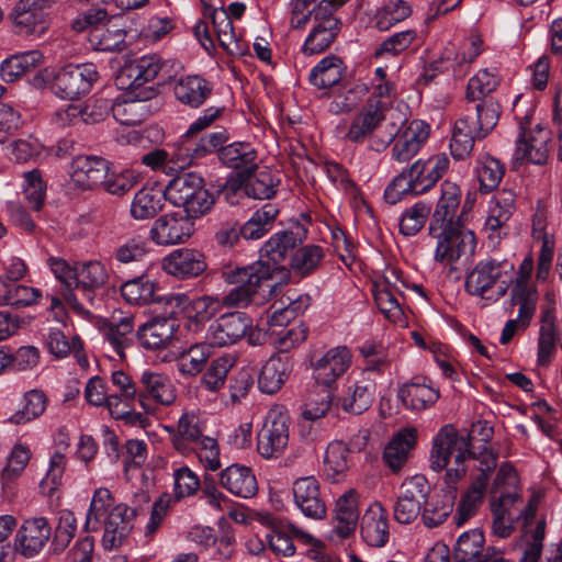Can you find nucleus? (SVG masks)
Returning <instances> with one entry per match:
<instances>
[{
  "label": "nucleus",
  "instance_id": "obj_1",
  "mask_svg": "<svg viewBox=\"0 0 562 562\" xmlns=\"http://www.w3.org/2000/svg\"><path fill=\"white\" fill-rule=\"evenodd\" d=\"M469 458H475L471 435H461L452 425L441 427L432 440L430 469L435 472L446 470L447 482L456 484L465 476Z\"/></svg>",
  "mask_w": 562,
  "mask_h": 562
},
{
  "label": "nucleus",
  "instance_id": "obj_2",
  "mask_svg": "<svg viewBox=\"0 0 562 562\" xmlns=\"http://www.w3.org/2000/svg\"><path fill=\"white\" fill-rule=\"evenodd\" d=\"M99 79L92 63L68 64L58 69L44 68L34 74L31 85L36 89L48 88L61 100H78L88 94Z\"/></svg>",
  "mask_w": 562,
  "mask_h": 562
},
{
  "label": "nucleus",
  "instance_id": "obj_3",
  "mask_svg": "<svg viewBox=\"0 0 562 562\" xmlns=\"http://www.w3.org/2000/svg\"><path fill=\"white\" fill-rule=\"evenodd\" d=\"M165 199L191 218H200L211 212L216 196L205 188L204 179L195 172H182L172 178L165 188Z\"/></svg>",
  "mask_w": 562,
  "mask_h": 562
},
{
  "label": "nucleus",
  "instance_id": "obj_4",
  "mask_svg": "<svg viewBox=\"0 0 562 562\" xmlns=\"http://www.w3.org/2000/svg\"><path fill=\"white\" fill-rule=\"evenodd\" d=\"M273 268L261 260L245 267H225L222 278L235 286L223 296L225 307L247 306L262 284L272 278Z\"/></svg>",
  "mask_w": 562,
  "mask_h": 562
},
{
  "label": "nucleus",
  "instance_id": "obj_5",
  "mask_svg": "<svg viewBox=\"0 0 562 562\" xmlns=\"http://www.w3.org/2000/svg\"><path fill=\"white\" fill-rule=\"evenodd\" d=\"M290 424L291 418L284 406L274 405L268 411L257 435V449L261 457L270 459L283 453L289 443Z\"/></svg>",
  "mask_w": 562,
  "mask_h": 562
},
{
  "label": "nucleus",
  "instance_id": "obj_6",
  "mask_svg": "<svg viewBox=\"0 0 562 562\" xmlns=\"http://www.w3.org/2000/svg\"><path fill=\"white\" fill-rule=\"evenodd\" d=\"M513 270L514 265L506 260L499 261L494 258L480 260L473 270L467 276L465 290L471 295L495 302L505 295L507 291L505 282H502V284L497 286L495 294L487 295V293L502 278L503 273H507Z\"/></svg>",
  "mask_w": 562,
  "mask_h": 562
},
{
  "label": "nucleus",
  "instance_id": "obj_7",
  "mask_svg": "<svg viewBox=\"0 0 562 562\" xmlns=\"http://www.w3.org/2000/svg\"><path fill=\"white\" fill-rule=\"evenodd\" d=\"M167 68L168 63L162 60L160 56L156 54L145 55L125 65L116 81L122 89L127 90L145 89L146 83H153L155 79L158 80L157 86H159L171 77ZM153 85L156 87L155 83Z\"/></svg>",
  "mask_w": 562,
  "mask_h": 562
},
{
  "label": "nucleus",
  "instance_id": "obj_8",
  "mask_svg": "<svg viewBox=\"0 0 562 562\" xmlns=\"http://www.w3.org/2000/svg\"><path fill=\"white\" fill-rule=\"evenodd\" d=\"M476 240L473 232L460 226L458 223L445 224L438 236L435 252L436 261L445 265H457L461 260L467 262L474 254Z\"/></svg>",
  "mask_w": 562,
  "mask_h": 562
},
{
  "label": "nucleus",
  "instance_id": "obj_9",
  "mask_svg": "<svg viewBox=\"0 0 562 562\" xmlns=\"http://www.w3.org/2000/svg\"><path fill=\"white\" fill-rule=\"evenodd\" d=\"M529 124L528 114L518 119L519 136L516 140L514 160L515 162L526 160L535 165H542L549 156L550 132L539 125L535 130H528Z\"/></svg>",
  "mask_w": 562,
  "mask_h": 562
},
{
  "label": "nucleus",
  "instance_id": "obj_10",
  "mask_svg": "<svg viewBox=\"0 0 562 562\" xmlns=\"http://www.w3.org/2000/svg\"><path fill=\"white\" fill-rule=\"evenodd\" d=\"M430 486L423 475L405 480L394 505V518L397 522L407 525L422 515L423 505L429 496Z\"/></svg>",
  "mask_w": 562,
  "mask_h": 562
},
{
  "label": "nucleus",
  "instance_id": "obj_11",
  "mask_svg": "<svg viewBox=\"0 0 562 562\" xmlns=\"http://www.w3.org/2000/svg\"><path fill=\"white\" fill-rule=\"evenodd\" d=\"M158 94V89L149 85L142 90H128L124 98L117 99L111 106L113 117L122 125H137L144 122L149 113L147 101Z\"/></svg>",
  "mask_w": 562,
  "mask_h": 562
},
{
  "label": "nucleus",
  "instance_id": "obj_12",
  "mask_svg": "<svg viewBox=\"0 0 562 562\" xmlns=\"http://www.w3.org/2000/svg\"><path fill=\"white\" fill-rule=\"evenodd\" d=\"M228 140V133L225 128H216L215 131L201 136L198 140L192 137L181 139V144L175 150V159L178 168L192 164L194 159H201L215 151L220 154V149Z\"/></svg>",
  "mask_w": 562,
  "mask_h": 562
},
{
  "label": "nucleus",
  "instance_id": "obj_13",
  "mask_svg": "<svg viewBox=\"0 0 562 562\" xmlns=\"http://www.w3.org/2000/svg\"><path fill=\"white\" fill-rule=\"evenodd\" d=\"M250 327L251 317L246 313H226L210 325L206 339L211 346H231L243 339Z\"/></svg>",
  "mask_w": 562,
  "mask_h": 562
},
{
  "label": "nucleus",
  "instance_id": "obj_14",
  "mask_svg": "<svg viewBox=\"0 0 562 562\" xmlns=\"http://www.w3.org/2000/svg\"><path fill=\"white\" fill-rule=\"evenodd\" d=\"M193 220L178 213L159 216L149 231L150 239L160 246L184 243L193 234Z\"/></svg>",
  "mask_w": 562,
  "mask_h": 562
},
{
  "label": "nucleus",
  "instance_id": "obj_15",
  "mask_svg": "<svg viewBox=\"0 0 562 562\" xmlns=\"http://www.w3.org/2000/svg\"><path fill=\"white\" fill-rule=\"evenodd\" d=\"M517 483V474L509 464H503L493 482L491 490V512L496 506L504 509L508 519H520L521 497L516 492L501 491L502 487H514Z\"/></svg>",
  "mask_w": 562,
  "mask_h": 562
},
{
  "label": "nucleus",
  "instance_id": "obj_16",
  "mask_svg": "<svg viewBox=\"0 0 562 562\" xmlns=\"http://www.w3.org/2000/svg\"><path fill=\"white\" fill-rule=\"evenodd\" d=\"M175 315L176 311L172 308L168 312V316H156L139 326L136 331V337L140 346L148 350L168 348L175 340V335L179 327Z\"/></svg>",
  "mask_w": 562,
  "mask_h": 562
},
{
  "label": "nucleus",
  "instance_id": "obj_17",
  "mask_svg": "<svg viewBox=\"0 0 562 562\" xmlns=\"http://www.w3.org/2000/svg\"><path fill=\"white\" fill-rule=\"evenodd\" d=\"M157 284L150 281L143 273L121 285V295L130 304L146 305L154 302L165 301L170 307L183 305L188 297L184 294L160 297L156 295Z\"/></svg>",
  "mask_w": 562,
  "mask_h": 562
},
{
  "label": "nucleus",
  "instance_id": "obj_18",
  "mask_svg": "<svg viewBox=\"0 0 562 562\" xmlns=\"http://www.w3.org/2000/svg\"><path fill=\"white\" fill-rule=\"evenodd\" d=\"M137 515V508H130L125 504L115 505L102 518L104 529L102 544L111 550L120 547L133 529V519Z\"/></svg>",
  "mask_w": 562,
  "mask_h": 562
},
{
  "label": "nucleus",
  "instance_id": "obj_19",
  "mask_svg": "<svg viewBox=\"0 0 562 562\" xmlns=\"http://www.w3.org/2000/svg\"><path fill=\"white\" fill-rule=\"evenodd\" d=\"M138 401L145 411H149L147 401L169 406L177 397L175 385L168 375L154 371H144L139 378Z\"/></svg>",
  "mask_w": 562,
  "mask_h": 562
},
{
  "label": "nucleus",
  "instance_id": "obj_20",
  "mask_svg": "<svg viewBox=\"0 0 562 562\" xmlns=\"http://www.w3.org/2000/svg\"><path fill=\"white\" fill-rule=\"evenodd\" d=\"M292 492L295 506L305 517L316 520L326 517V504L315 476L299 477L293 483Z\"/></svg>",
  "mask_w": 562,
  "mask_h": 562
},
{
  "label": "nucleus",
  "instance_id": "obj_21",
  "mask_svg": "<svg viewBox=\"0 0 562 562\" xmlns=\"http://www.w3.org/2000/svg\"><path fill=\"white\" fill-rule=\"evenodd\" d=\"M476 119L465 115L454 123L453 131L464 133L476 138H484L497 124L501 105L495 99H486L475 104Z\"/></svg>",
  "mask_w": 562,
  "mask_h": 562
},
{
  "label": "nucleus",
  "instance_id": "obj_22",
  "mask_svg": "<svg viewBox=\"0 0 562 562\" xmlns=\"http://www.w3.org/2000/svg\"><path fill=\"white\" fill-rule=\"evenodd\" d=\"M207 268L205 256L196 249L180 248L162 259V269L177 279L196 278Z\"/></svg>",
  "mask_w": 562,
  "mask_h": 562
},
{
  "label": "nucleus",
  "instance_id": "obj_23",
  "mask_svg": "<svg viewBox=\"0 0 562 562\" xmlns=\"http://www.w3.org/2000/svg\"><path fill=\"white\" fill-rule=\"evenodd\" d=\"M385 111L384 101L369 99L352 119L346 139L356 144L363 143L385 121Z\"/></svg>",
  "mask_w": 562,
  "mask_h": 562
},
{
  "label": "nucleus",
  "instance_id": "obj_24",
  "mask_svg": "<svg viewBox=\"0 0 562 562\" xmlns=\"http://www.w3.org/2000/svg\"><path fill=\"white\" fill-rule=\"evenodd\" d=\"M448 168L449 158L441 154L426 160L418 159L409 168H405V171L415 188V194H423L437 183Z\"/></svg>",
  "mask_w": 562,
  "mask_h": 562
},
{
  "label": "nucleus",
  "instance_id": "obj_25",
  "mask_svg": "<svg viewBox=\"0 0 562 562\" xmlns=\"http://www.w3.org/2000/svg\"><path fill=\"white\" fill-rule=\"evenodd\" d=\"M351 363L350 351L346 347H336L312 362L314 378L318 384L330 387L342 376Z\"/></svg>",
  "mask_w": 562,
  "mask_h": 562
},
{
  "label": "nucleus",
  "instance_id": "obj_26",
  "mask_svg": "<svg viewBox=\"0 0 562 562\" xmlns=\"http://www.w3.org/2000/svg\"><path fill=\"white\" fill-rule=\"evenodd\" d=\"M110 161L100 156L79 155L72 159L70 177L83 190L99 188L109 171Z\"/></svg>",
  "mask_w": 562,
  "mask_h": 562
},
{
  "label": "nucleus",
  "instance_id": "obj_27",
  "mask_svg": "<svg viewBox=\"0 0 562 562\" xmlns=\"http://www.w3.org/2000/svg\"><path fill=\"white\" fill-rule=\"evenodd\" d=\"M499 551L485 547V538L480 529H472L459 536L453 547V562H486Z\"/></svg>",
  "mask_w": 562,
  "mask_h": 562
},
{
  "label": "nucleus",
  "instance_id": "obj_28",
  "mask_svg": "<svg viewBox=\"0 0 562 562\" xmlns=\"http://www.w3.org/2000/svg\"><path fill=\"white\" fill-rule=\"evenodd\" d=\"M52 528L46 518L27 519L18 531L16 548L22 555L32 558L44 548Z\"/></svg>",
  "mask_w": 562,
  "mask_h": 562
},
{
  "label": "nucleus",
  "instance_id": "obj_29",
  "mask_svg": "<svg viewBox=\"0 0 562 562\" xmlns=\"http://www.w3.org/2000/svg\"><path fill=\"white\" fill-rule=\"evenodd\" d=\"M429 133L430 128L427 123L419 120L412 121L395 139L392 158L398 162L411 160L426 143Z\"/></svg>",
  "mask_w": 562,
  "mask_h": 562
},
{
  "label": "nucleus",
  "instance_id": "obj_30",
  "mask_svg": "<svg viewBox=\"0 0 562 562\" xmlns=\"http://www.w3.org/2000/svg\"><path fill=\"white\" fill-rule=\"evenodd\" d=\"M514 206L515 193L512 190L503 189L493 196L484 226L490 232L491 241L498 243L502 238V231L509 221Z\"/></svg>",
  "mask_w": 562,
  "mask_h": 562
},
{
  "label": "nucleus",
  "instance_id": "obj_31",
  "mask_svg": "<svg viewBox=\"0 0 562 562\" xmlns=\"http://www.w3.org/2000/svg\"><path fill=\"white\" fill-rule=\"evenodd\" d=\"M293 362L288 355L271 357L262 366L258 375V387L262 393L274 394L288 380Z\"/></svg>",
  "mask_w": 562,
  "mask_h": 562
},
{
  "label": "nucleus",
  "instance_id": "obj_32",
  "mask_svg": "<svg viewBox=\"0 0 562 562\" xmlns=\"http://www.w3.org/2000/svg\"><path fill=\"white\" fill-rule=\"evenodd\" d=\"M220 483L231 494L241 498H250L258 492L254 472L250 468L240 464H232L223 470Z\"/></svg>",
  "mask_w": 562,
  "mask_h": 562
},
{
  "label": "nucleus",
  "instance_id": "obj_33",
  "mask_svg": "<svg viewBox=\"0 0 562 562\" xmlns=\"http://www.w3.org/2000/svg\"><path fill=\"white\" fill-rule=\"evenodd\" d=\"M14 32L23 36H41L47 25V14L30 7L29 0L20 1L11 13Z\"/></svg>",
  "mask_w": 562,
  "mask_h": 562
},
{
  "label": "nucleus",
  "instance_id": "obj_34",
  "mask_svg": "<svg viewBox=\"0 0 562 562\" xmlns=\"http://www.w3.org/2000/svg\"><path fill=\"white\" fill-rule=\"evenodd\" d=\"M218 159L240 176H249L257 170V150L250 143L235 142L220 149Z\"/></svg>",
  "mask_w": 562,
  "mask_h": 562
},
{
  "label": "nucleus",
  "instance_id": "obj_35",
  "mask_svg": "<svg viewBox=\"0 0 562 562\" xmlns=\"http://www.w3.org/2000/svg\"><path fill=\"white\" fill-rule=\"evenodd\" d=\"M305 231L296 226V231H283L274 234L260 249V256L267 257L274 265L283 261L288 255L294 252L295 248L305 239Z\"/></svg>",
  "mask_w": 562,
  "mask_h": 562
},
{
  "label": "nucleus",
  "instance_id": "obj_36",
  "mask_svg": "<svg viewBox=\"0 0 562 562\" xmlns=\"http://www.w3.org/2000/svg\"><path fill=\"white\" fill-rule=\"evenodd\" d=\"M212 85L201 76L181 77L173 87L176 99L190 108L201 106L212 94Z\"/></svg>",
  "mask_w": 562,
  "mask_h": 562
},
{
  "label": "nucleus",
  "instance_id": "obj_37",
  "mask_svg": "<svg viewBox=\"0 0 562 562\" xmlns=\"http://www.w3.org/2000/svg\"><path fill=\"white\" fill-rule=\"evenodd\" d=\"M416 445V430L403 429L387 443L383 452L385 464L393 471H400L408 460Z\"/></svg>",
  "mask_w": 562,
  "mask_h": 562
},
{
  "label": "nucleus",
  "instance_id": "obj_38",
  "mask_svg": "<svg viewBox=\"0 0 562 562\" xmlns=\"http://www.w3.org/2000/svg\"><path fill=\"white\" fill-rule=\"evenodd\" d=\"M512 305H518L515 318L520 323L521 331L526 330L533 318L537 306V293L524 278L517 279L510 291Z\"/></svg>",
  "mask_w": 562,
  "mask_h": 562
},
{
  "label": "nucleus",
  "instance_id": "obj_39",
  "mask_svg": "<svg viewBox=\"0 0 562 562\" xmlns=\"http://www.w3.org/2000/svg\"><path fill=\"white\" fill-rule=\"evenodd\" d=\"M335 519L337 521L336 530L342 538L349 537L357 527L359 519L358 493L349 490L344 493L336 502Z\"/></svg>",
  "mask_w": 562,
  "mask_h": 562
},
{
  "label": "nucleus",
  "instance_id": "obj_40",
  "mask_svg": "<svg viewBox=\"0 0 562 562\" xmlns=\"http://www.w3.org/2000/svg\"><path fill=\"white\" fill-rule=\"evenodd\" d=\"M403 405L412 411H424L432 406L439 398V391L426 384L412 381L400 387L397 393Z\"/></svg>",
  "mask_w": 562,
  "mask_h": 562
},
{
  "label": "nucleus",
  "instance_id": "obj_41",
  "mask_svg": "<svg viewBox=\"0 0 562 562\" xmlns=\"http://www.w3.org/2000/svg\"><path fill=\"white\" fill-rule=\"evenodd\" d=\"M485 476L475 477L468 490L461 495L457 506L453 521L457 527H462L467 521L476 515L483 504L486 492L484 487Z\"/></svg>",
  "mask_w": 562,
  "mask_h": 562
},
{
  "label": "nucleus",
  "instance_id": "obj_42",
  "mask_svg": "<svg viewBox=\"0 0 562 562\" xmlns=\"http://www.w3.org/2000/svg\"><path fill=\"white\" fill-rule=\"evenodd\" d=\"M165 191L154 188L138 190L131 203V216L136 221L154 218L165 205Z\"/></svg>",
  "mask_w": 562,
  "mask_h": 562
},
{
  "label": "nucleus",
  "instance_id": "obj_43",
  "mask_svg": "<svg viewBox=\"0 0 562 562\" xmlns=\"http://www.w3.org/2000/svg\"><path fill=\"white\" fill-rule=\"evenodd\" d=\"M44 56L40 50H29L13 55L0 65V75L7 82H13L22 75L34 70L43 64Z\"/></svg>",
  "mask_w": 562,
  "mask_h": 562
},
{
  "label": "nucleus",
  "instance_id": "obj_44",
  "mask_svg": "<svg viewBox=\"0 0 562 562\" xmlns=\"http://www.w3.org/2000/svg\"><path fill=\"white\" fill-rule=\"evenodd\" d=\"M461 203V189L452 181L445 180L441 183V195L432 214L436 224L454 223L456 213Z\"/></svg>",
  "mask_w": 562,
  "mask_h": 562
},
{
  "label": "nucleus",
  "instance_id": "obj_45",
  "mask_svg": "<svg viewBox=\"0 0 562 562\" xmlns=\"http://www.w3.org/2000/svg\"><path fill=\"white\" fill-rule=\"evenodd\" d=\"M134 327L135 317L132 315L121 317L117 322H106L102 326L104 338L122 359L124 358V349L132 344Z\"/></svg>",
  "mask_w": 562,
  "mask_h": 562
},
{
  "label": "nucleus",
  "instance_id": "obj_46",
  "mask_svg": "<svg viewBox=\"0 0 562 562\" xmlns=\"http://www.w3.org/2000/svg\"><path fill=\"white\" fill-rule=\"evenodd\" d=\"M47 398L43 391L32 390L23 396L22 406L12 414L7 411L2 413L4 423L13 425L26 424L40 415H42L46 408Z\"/></svg>",
  "mask_w": 562,
  "mask_h": 562
},
{
  "label": "nucleus",
  "instance_id": "obj_47",
  "mask_svg": "<svg viewBox=\"0 0 562 562\" xmlns=\"http://www.w3.org/2000/svg\"><path fill=\"white\" fill-rule=\"evenodd\" d=\"M324 258L325 250L323 247L314 244L304 245L295 248L290 260V267L295 276L304 278L314 273Z\"/></svg>",
  "mask_w": 562,
  "mask_h": 562
},
{
  "label": "nucleus",
  "instance_id": "obj_48",
  "mask_svg": "<svg viewBox=\"0 0 562 562\" xmlns=\"http://www.w3.org/2000/svg\"><path fill=\"white\" fill-rule=\"evenodd\" d=\"M385 278V285L378 289L374 293V301L380 312L391 322H397L403 315L402 307L395 297L392 280H398L401 272L396 268H391Z\"/></svg>",
  "mask_w": 562,
  "mask_h": 562
},
{
  "label": "nucleus",
  "instance_id": "obj_49",
  "mask_svg": "<svg viewBox=\"0 0 562 562\" xmlns=\"http://www.w3.org/2000/svg\"><path fill=\"white\" fill-rule=\"evenodd\" d=\"M278 214L279 210L274 204H265L241 226V237L247 240L263 237L272 228Z\"/></svg>",
  "mask_w": 562,
  "mask_h": 562
},
{
  "label": "nucleus",
  "instance_id": "obj_50",
  "mask_svg": "<svg viewBox=\"0 0 562 562\" xmlns=\"http://www.w3.org/2000/svg\"><path fill=\"white\" fill-rule=\"evenodd\" d=\"M245 193L254 199L269 200L277 193L280 178L270 169H261L246 176Z\"/></svg>",
  "mask_w": 562,
  "mask_h": 562
},
{
  "label": "nucleus",
  "instance_id": "obj_51",
  "mask_svg": "<svg viewBox=\"0 0 562 562\" xmlns=\"http://www.w3.org/2000/svg\"><path fill=\"white\" fill-rule=\"evenodd\" d=\"M344 70V63L339 57H325L311 70L310 81L318 89H327L341 80Z\"/></svg>",
  "mask_w": 562,
  "mask_h": 562
},
{
  "label": "nucleus",
  "instance_id": "obj_52",
  "mask_svg": "<svg viewBox=\"0 0 562 562\" xmlns=\"http://www.w3.org/2000/svg\"><path fill=\"white\" fill-rule=\"evenodd\" d=\"M387 518L380 509L366 514L361 522L362 539L371 547L381 548L389 540Z\"/></svg>",
  "mask_w": 562,
  "mask_h": 562
},
{
  "label": "nucleus",
  "instance_id": "obj_53",
  "mask_svg": "<svg viewBox=\"0 0 562 562\" xmlns=\"http://www.w3.org/2000/svg\"><path fill=\"white\" fill-rule=\"evenodd\" d=\"M454 508V501L449 495H437L423 505L422 521L425 527L432 529L443 524L452 514Z\"/></svg>",
  "mask_w": 562,
  "mask_h": 562
},
{
  "label": "nucleus",
  "instance_id": "obj_54",
  "mask_svg": "<svg viewBox=\"0 0 562 562\" xmlns=\"http://www.w3.org/2000/svg\"><path fill=\"white\" fill-rule=\"evenodd\" d=\"M77 276L79 282L76 284V291L81 292L88 300H92L93 289L104 285L108 280L106 270L99 261L82 263Z\"/></svg>",
  "mask_w": 562,
  "mask_h": 562
},
{
  "label": "nucleus",
  "instance_id": "obj_55",
  "mask_svg": "<svg viewBox=\"0 0 562 562\" xmlns=\"http://www.w3.org/2000/svg\"><path fill=\"white\" fill-rule=\"evenodd\" d=\"M350 449L342 441L335 440L327 446L324 456V472L333 482H338L339 477L348 470Z\"/></svg>",
  "mask_w": 562,
  "mask_h": 562
},
{
  "label": "nucleus",
  "instance_id": "obj_56",
  "mask_svg": "<svg viewBox=\"0 0 562 562\" xmlns=\"http://www.w3.org/2000/svg\"><path fill=\"white\" fill-rule=\"evenodd\" d=\"M47 263L55 277L68 289V293L65 294L67 302L75 310L82 311V305L79 303L76 293L72 292V289L76 290V284L79 282L77 276L78 269L72 268L66 260L58 257L48 258Z\"/></svg>",
  "mask_w": 562,
  "mask_h": 562
},
{
  "label": "nucleus",
  "instance_id": "obj_57",
  "mask_svg": "<svg viewBox=\"0 0 562 562\" xmlns=\"http://www.w3.org/2000/svg\"><path fill=\"white\" fill-rule=\"evenodd\" d=\"M541 322L537 362L541 367H547L551 361L552 355L555 352V316L553 312L546 311L542 314Z\"/></svg>",
  "mask_w": 562,
  "mask_h": 562
},
{
  "label": "nucleus",
  "instance_id": "obj_58",
  "mask_svg": "<svg viewBox=\"0 0 562 562\" xmlns=\"http://www.w3.org/2000/svg\"><path fill=\"white\" fill-rule=\"evenodd\" d=\"M498 83L496 74L481 69L469 80L465 98L469 102L477 103H483L486 99H494L490 94L496 90Z\"/></svg>",
  "mask_w": 562,
  "mask_h": 562
},
{
  "label": "nucleus",
  "instance_id": "obj_59",
  "mask_svg": "<svg viewBox=\"0 0 562 562\" xmlns=\"http://www.w3.org/2000/svg\"><path fill=\"white\" fill-rule=\"evenodd\" d=\"M113 504L112 494L108 488L101 487L95 490L87 514L85 530H100L102 527V518L114 507Z\"/></svg>",
  "mask_w": 562,
  "mask_h": 562
},
{
  "label": "nucleus",
  "instance_id": "obj_60",
  "mask_svg": "<svg viewBox=\"0 0 562 562\" xmlns=\"http://www.w3.org/2000/svg\"><path fill=\"white\" fill-rule=\"evenodd\" d=\"M475 172L480 182V191L490 193L498 187L505 168L498 159L485 156L477 161Z\"/></svg>",
  "mask_w": 562,
  "mask_h": 562
},
{
  "label": "nucleus",
  "instance_id": "obj_61",
  "mask_svg": "<svg viewBox=\"0 0 562 562\" xmlns=\"http://www.w3.org/2000/svg\"><path fill=\"white\" fill-rule=\"evenodd\" d=\"M339 32V26L334 22L327 23V26L316 24L305 40L302 47L303 54L311 56L323 53L331 45Z\"/></svg>",
  "mask_w": 562,
  "mask_h": 562
},
{
  "label": "nucleus",
  "instance_id": "obj_62",
  "mask_svg": "<svg viewBox=\"0 0 562 562\" xmlns=\"http://www.w3.org/2000/svg\"><path fill=\"white\" fill-rule=\"evenodd\" d=\"M375 384L373 382H358L353 385L350 395L341 400L345 412L359 415L366 412L374 398Z\"/></svg>",
  "mask_w": 562,
  "mask_h": 562
},
{
  "label": "nucleus",
  "instance_id": "obj_63",
  "mask_svg": "<svg viewBox=\"0 0 562 562\" xmlns=\"http://www.w3.org/2000/svg\"><path fill=\"white\" fill-rule=\"evenodd\" d=\"M138 182V176L130 169L120 171L111 170L109 166L108 175L102 181L100 188L112 195L122 196L131 191Z\"/></svg>",
  "mask_w": 562,
  "mask_h": 562
},
{
  "label": "nucleus",
  "instance_id": "obj_64",
  "mask_svg": "<svg viewBox=\"0 0 562 562\" xmlns=\"http://www.w3.org/2000/svg\"><path fill=\"white\" fill-rule=\"evenodd\" d=\"M88 38L92 47L97 50H120L125 42V31L114 25L112 27H105V25H103L100 30L93 31Z\"/></svg>",
  "mask_w": 562,
  "mask_h": 562
}]
</instances>
